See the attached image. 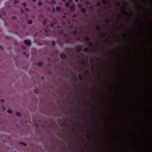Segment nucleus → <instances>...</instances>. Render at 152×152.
Masks as SVG:
<instances>
[{
	"instance_id": "obj_1",
	"label": "nucleus",
	"mask_w": 152,
	"mask_h": 152,
	"mask_svg": "<svg viewBox=\"0 0 152 152\" xmlns=\"http://www.w3.org/2000/svg\"><path fill=\"white\" fill-rule=\"evenodd\" d=\"M24 43L26 45H29L31 44L30 41L28 40H25L24 41Z\"/></svg>"
},
{
	"instance_id": "obj_2",
	"label": "nucleus",
	"mask_w": 152,
	"mask_h": 152,
	"mask_svg": "<svg viewBox=\"0 0 152 152\" xmlns=\"http://www.w3.org/2000/svg\"><path fill=\"white\" fill-rule=\"evenodd\" d=\"M16 115H17L18 117H20L21 116V114L19 112L17 113H16Z\"/></svg>"
},
{
	"instance_id": "obj_3",
	"label": "nucleus",
	"mask_w": 152,
	"mask_h": 152,
	"mask_svg": "<svg viewBox=\"0 0 152 152\" xmlns=\"http://www.w3.org/2000/svg\"><path fill=\"white\" fill-rule=\"evenodd\" d=\"M61 57L62 58H66V56L64 54H62L61 56Z\"/></svg>"
},
{
	"instance_id": "obj_4",
	"label": "nucleus",
	"mask_w": 152,
	"mask_h": 152,
	"mask_svg": "<svg viewBox=\"0 0 152 152\" xmlns=\"http://www.w3.org/2000/svg\"><path fill=\"white\" fill-rule=\"evenodd\" d=\"M65 5H66V7H68L69 6V3H68L67 2H66Z\"/></svg>"
},
{
	"instance_id": "obj_5",
	"label": "nucleus",
	"mask_w": 152,
	"mask_h": 152,
	"mask_svg": "<svg viewBox=\"0 0 152 152\" xmlns=\"http://www.w3.org/2000/svg\"><path fill=\"white\" fill-rule=\"evenodd\" d=\"M74 7L75 6L74 5L71 6L70 8V10L73 11L74 10Z\"/></svg>"
},
{
	"instance_id": "obj_6",
	"label": "nucleus",
	"mask_w": 152,
	"mask_h": 152,
	"mask_svg": "<svg viewBox=\"0 0 152 152\" xmlns=\"http://www.w3.org/2000/svg\"><path fill=\"white\" fill-rule=\"evenodd\" d=\"M28 23H29V24H31L33 22V21L32 20H30L28 21Z\"/></svg>"
},
{
	"instance_id": "obj_7",
	"label": "nucleus",
	"mask_w": 152,
	"mask_h": 152,
	"mask_svg": "<svg viewBox=\"0 0 152 152\" xmlns=\"http://www.w3.org/2000/svg\"><path fill=\"white\" fill-rule=\"evenodd\" d=\"M56 10L57 11H59L60 10V8L59 7H57L56 8Z\"/></svg>"
},
{
	"instance_id": "obj_8",
	"label": "nucleus",
	"mask_w": 152,
	"mask_h": 152,
	"mask_svg": "<svg viewBox=\"0 0 152 152\" xmlns=\"http://www.w3.org/2000/svg\"><path fill=\"white\" fill-rule=\"evenodd\" d=\"M101 4V3L100 2H97L96 3V5L98 6H100Z\"/></svg>"
},
{
	"instance_id": "obj_9",
	"label": "nucleus",
	"mask_w": 152,
	"mask_h": 152,
	"mask_svg": "<svg viewBox=\"0 0 152 152\" xmlns=\"http://www.w3.org/2000/svg\"><path fill=\"white\" fill-rule=\"evenodd\" d=\"M85 11V9H81V12H84Z\"/></svg>"
},
{
	"instance_id": "obj_10",
	"label": "nucleus",
	"mask_w": 152,
	"mask_h": 152,
	"mask_svg": "<svg viewBox=\"0 0 152 152\" xmlns=\"http://www.w3.org/2000/svg\"><path fill=\"white\" fill-rule=\"evenodd\" d=\"M51 3L53 4H55V1L54 0H52L51 1Z\"/></svg>"
},
{
	"instance_id": "obj_11",
	"label": "nucleus",
	"mask_w": 152,
	"mask_h": 152,
	"mask_svg": "<svg viewBox=\"0 0 152 152\" xmlns=\"http://www.w3.org/2000/svg\"><path fill=\"white\" fill-rule=\"evenodd\" d=\"M7 112L9 113H11L12 112V111L11 110H10V109H8V110H7Z\"/></svg>"
},
{
	"instance_id": "obj_12",
	"label": "nucleus",
	"mask_w": 152,
	"mask_h": 152,
	"mask_svg": "<svg viewBox=\"0 0 152 152\" xmlns=\"http://www.w3.org/2000/svg\"><path fill=\"white\" fill-rule=\"evenodd\" d=\"M38 4L39 6H40L42 4V3L41 2H39L38 3Z\"/></svg>"
},
{
	"instance_id": "obj_13",
	"label": "nucleus",
	"mask_w": 152,
	"mask_h": 152,
	"mask_svg": "<svg viewBox=\"0 0 152 152\" xmlns=\"http://www.w3.org/2000/svg\"><path fill=\"white\" fill-rule=\"evenodd\" d=\"M23 6L24 7H25L26 6V3H24L23 4Z\"/></svg>"
},
{
	"instance_id": "obj_14",
	"label": "nucleus",
	"mask_w": 152,
	"mask_h": 152,
	"mask_svg": "<svg viewBox=\"0 0 152 152\" xmlns=\"http://www.w3.org/2000/svg\"><path fill=\"white\" fill-rule=\"evenodd\" d=\"M78 7L79 8H81L82 7V5L81 4H80L78 5Z\"/></svg>"
},
{
	"instance_id": "obj_15",
	"label": "nucleus",
	"mask_w": 152,
	"mask_h": 152,
	"mask_svg": "<svg viewBox=\"0 0 152 152\" xmlns=\"http://www.w3.org/2000/svg\"><path fill=\"white\" fill-rule=\"evenodd\" d=\"M18 0H15V4H16L18 3Z\"/></svg>"
},
{
	"instance_id": "obj_16",
	"label": "nucleus",
	"mask_w": 152,
	"mask_h": 152,
	"mask_svg": "<svg viewBox=\"0 0 152 152\" xmlns=\"http://www.w3.org/2000/svg\"><path fill=\"white\" fill-rule=\"evenodd\" d=\"M85 40L86 41H88L89 40V39L88 37H87L85 38Z\"/></svg>"
},
{
	"instance_id": "obj_17",
	"label": "nucleus",
	"mask_w": 152,
	"mask_h": 152,
	"mask_svg": "<svg viewBox=\"0 0 152 152\" xmlns=\"http://www.w3.org/2000/svg\"><path fill=\"white\" fill-rule=\"evenodd\" d=\"M102 2L103 3L105 4V1L104 0H102Z\"/></svg>"
},
{
	"instance_id": "obj_18",
	"label": "nucleus",
	"mask_w": 152,
	"mask_h": 152,
	"mask_svg": "<svg viewBox=\"0 0 152 152\" xmlns=\"http://www.w3.org/2000/svg\"><path fill=\"white\" fill-rule=\"evenodd\" d=\"M13 18L14 19H15L17 18L16 17H13Z\"/></svg>"
},
{
	"instance_id": "obj_19",
	"label": "nucleus",
	"mask_w": 152,
	"mask_h": 152,
	"mask_svg": "<svg viewBox=\"0 0 152 152\" xmlns=\"http://www.w3.org/2000/svg\"><path fill=\"white\" fill-rule=\"evenodd\" d=\"M43 25H45V23H45V22L44 21H43Z\"/></svg>"
},
{
	"instance_id": "obj_20",
	"label": "nucleus",
	"mask_w": 152,
	"mask_h": 152,
	"mask_svg": "<svg viewBox=\"0 0 152 152\" xmlns=\"http://www.w3.org/2000/svg\"><path fill=\"white\" fill-rule=\"evenodd\" d=\"M68 1L69 3H71L72 2V0H68Z\"/></svg>"
},
{
	"instance_id": "obj_21",
	"label": "nucleus",
	"mask_w": 152,
	"mask_h": 152,
	"mask_svg": "<svg viewBox=\"0 0 152 152\" xmlns=\"http://www.w3.org/2000/svg\"><path fill=\"white\" fill-rule=\"evenodd\" d=\"M22 145L25 146L26 145L25 143H22Z\"/></svg>"
},
{
	"instance_id": "obj_22",
	"label": "nucleus",
	"mask_w": 152,
	"mask_h": 152,
	"mask_svg": "<svg viewBox=\"0 0 152 152\" xmlns=\"http://www.w3.org/2000/svg\"><path fill=\"white\" fill-rule=\"evenodd\" d=\"M1 101L2 102H3L4 101V100L3 99H1Z\"/></svg>"
},
{
	"instance_id": "obj_23",
	"label": "nucleus",
	"mask_w": 152,
	"mask_h": 152,
	"mask_svg": "<svg viewBox=\"0 0 152 152\" xmlns=\"http://www.w3.org/2000/svg\"><path fill=\"white\" fill-rule=\"evenodd\" d=\"M36 0H33V1L34 2H35V1H36Z\"/></svg>"
},
{
	"instance_id": "obj_24",
	"label": "nucleus",
	"mask_w": 152,
	"mask_h": 152,
	"mask_svg": "<svg viewBox=\"0 0 152 152\" xmlns=\"http://www.w3.org/2000/svg\"><path fill=\"white\" fill-rule=\"evenodd\" d=\"M62 0L63 1H66V0Z\"/></svg>"
},
{
	"instance_id": "obj_25",
	"label": "nucleus",
	"mask_w": 152,
	"mask_h": 152,
	"mask_svg": "<svg viewBox=\"0 0 152 152\" xmlns=\"http://www.w3.org/2000/svg\"><path fill=\"white\" fill-rule=\"evenodd\" d=\"M75 1H78V0H75Z\"/></svg>"
},
{
	"instance_id": "obj_26",
	"label": "nucleus",
	"mask_w": 152,
	"mask_h": 152,
	"mask_svg": "<svg viewBox=\"0 0 152 152\" xmlns=\"http://www.w3.org/2000/svg\"><path fill=\"white\" fill-rule=\"evenodd\" d=\"M53 45H54V44L53 43Z\"/></svg>"
},
{
	"instance_id": "obj_27",
	"label": "nucleus",
	"mask_w": 152,
	"mask_h": 152,
	"mask_svg": "<svg viewBox=\"0 0 152 152\" xmlns=\"http://www.w3.org/2000/svg\"><path fill=\"white\" fill-rule=\"evenodd\" d=\"M21 12H22V13H23V11H22Z\"/></svg>"
}]
</instances>
